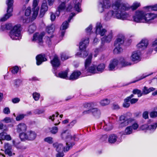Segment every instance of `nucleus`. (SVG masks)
<instances>
[{
	"label": "nucleus",
	"mask_w": 157,
	"mask_h": 157,
	"mask_svg": "<svg viewBox=\"0 0 157 157\" xmlns=\"http://www.w3.org/2000/svg\"><path fill=\"white\" fill-rule=\"evenodd\" d=\"M143 117L145 119L148 118V112L147 111L144 112L143 114Z\"/></svg>",
	"instance_id": "obj_63"
},
{
	"label": "nucleus",
	"mask_w": 157,
	"mask_h": 157,
	"mask_svg": "<svg viewBox=\"0 0 157 157\" xmlns=\"http://www.w3.org/2000/svg\"><path fill=\"white\" fill-rule=\"evenodd\" d=\"M112 5L110 0H102L99 3L98 11L99 13H102L104 11L105 9H109L112 7Z\"/></svg>",
	"instance_id": "obj_9"
},
{
	"label": "nucleus",
	"mask_w": 157,
	"mask_h": 157,
	"mask_svg": "<svg viewBox=\"0 0 157 157\" xmlns=\"http://www.w3.org/2000/svg\"><path fill=\"white\" fill-rule=\"evenodd\" d=\"M4 148L5 149V152L6 154H8L9 156H11L12 155V153L11 151V146L9 143H6L5 144Z\"/></svg>",
	"instance_id": "obj_26"
},
{
	"label": "nucleus",
	"mask_w": 157,
	"mask_h": 157,
	"mask_svg": "<svg viewBox=\"0 0 157 157\" xmlns=\"http://www.w3.org/2000/svg\"><path fill=\"white\" fill-rule=\"evenodd\" d=\"M44 35L45 33L44 32L40 33H36L33 35L32 41H36L40 45H41L43 43V38Z\"/></svg>",
	"instance_id": "obj_12"
},
{
	"label": "nucleus",
	"mask_w": 157,
	"mask_h": 157,
	"mask_svg": "<svg viewBox=\"0 0 157 157\" xmlns=\"http://www.w3.org/2000/svg\"><path fill=\"white\" fill-rule=\"evenodd\" d=\"M88 55V53L86 50H80V51L77 52L76 55L79 57L85 58Z\"/></svg>",
	"instance_id": "obj_34"
},
{
	"label": "nucleus",
	"mask_w": 157,
	"mask_h": 157,
	"mask_svg": "<svg viewBox=\"0 0 157 157\" xmlns=\"http://www.w3.org/2000/svg\"><path fill=\"white\" fill-rule=\"evenodd\" d=\"M92 58V54H90L89 55L88 58L86 59L85 62V67L87 72H89L92 74L98 73L97 66L92 65L89 67H88L90 64Z\"/></svg>",
	"instance_id": "obj_5"
},
{
	"label": "nucleus",
	"mask_w": 157,
	"mask_h": 157,
	"mask_svg": "<svg viewBox=\"0 0 157 157\" xmlns=\"http://www.w3.org/2000/svg\"><path fill=\"white\" fill-rule=\"evenodd\" d=\"M50 132L51 133L55 134L57 133L58 131V128L57 127L53 126L52 128H49Z\"/></svg>",
	"instance_id": "obj_43"
},
{
	"label": "nucleus",
	"mask_w": 157,
	"mask_h": 157,
	"mask_svg": "<svg viewBox=\"0 0 157 157\" xmlns=\"http://www.w3.org/2000/svg\"><path fill=\"white\" fill-rule=\"evenodd\" d=\"M120 64L123 67H125L128 66H130L132 63L130 62L126 61L124 59L123 57L120 58L119 59Z\"/></svg>",
	"instance_id": "obj_33"
},
{
	"label": "nucleus",
	"mask_w": 157,
	"mask_h": 157,
	"mask_svg": "<svg viewBox=\"0 0 157 157\" xmlns=\"http://www.w3.org/2000/svg\"><path fill=\"white\" fill-rule=\"evenodd\" d=\"M38 0H34L33 3V9L35 10L37 7V6L38 4Z\"/></svg>",
	"instance_id": "obj_58"
},
{
	"label": "nucleus",
	"mask_w": 157,
	"mask_h": 157,
	"mask_svg": "<svg viewBox=\"0 0 157 157\" xmlns=\"http://www.w3.org/2000/svg\"><path fill=\"white\" fill-rule=\"evenodd\" d=\"M36 29V27L35 25L32 24L29 26L28 31L30 33H32L35 31Z\"/></svg>",
	"instance_id": "obj_42"
},
{
	"label": "nucleus",
	"mask_w": 157,
	"mask_h": 157,
	"mask_svg": "<svg viewBox=\"0 0 157 157\" xmlns=\"http://www.w3.org/2000/svg\"><path fill=\"white\" fill-rule=\"evenodd\" d=\"M61 137L62 139L65 140L66 142L70 144L69 141L72 140V137L71 134L67 130L63 131L61 134Z\"/></svg>",
	"instance_id": "obj_13"
},
{
	"label": "nucleus",
	"mask_w": 157,
	"mask_h": 157,
	"mask_svg": "<svg viewBox=\"0 0 157 157\" xmlns=\"http://www.w3.org/2000/svg\"><path fill=\"white\" fill-rule=\"evenodd\" d=\"M25 117V115L24 114H19L16 117V120L17 121H20L22 120Z\"/></svg>",
	"instance_id": "obj_49"
},
{
	"label": "nucleus",
	"mask_w": 157,
	"mask_h": 157,
	"mask_svg": "<svg viewBox=\"0 0 157 157\" xmlns=\"http://www.w3.org/2000/svg\"><path fill=\"white\" fill-rule=\"evenodd\" d=\"M131 126L132 127V129H133L134 130H136L138 128L139 125L137 123H135Z\"/></svg>",
	"instance_id": "obj_64"
},
{
	"label": "nucleus",
	"mask_w": 157,
	"mask_h": 157,
	"mask_svg": "<svg viewBox=\"0 0 157 157\" xmlns=\"http://www.w3.org/2000/svg\"><path fill=\"white\" fill-rule=\"evenodd\" d=\"M70 0H58L59 6L57 8V11L56 14L58 16L59 15L60 13L65 9L67 11H72L73 10H75L78 12H81V4L79 2L75 5L74 8H73L72 4L71 3L68 5V6L66 8V4Z\"/></svg>",
	"instance_id": "obj_2"
},
{
	"label": "nucleus",
	"mask_w": 157,
	"mask_h": 157,
	"mask_svg": "<svg viewBox=\"0 0 157 157\" xmlns=\"http://www.w3.org/2000/svg\"><path fill=\"white\" fill-rule=\"evenodd\" d=\"M130 100L127 98H125L124 100V103L123 104V106L125 108H128L130 106V103L129 102Z\"/></svg>",
	"instance_id": "obj_45"
},
{
	"label": "nucleus",
	"mask_w": 157,
	"mask_h": 157,
	"mask_svg": "<svg viewBox=\"0 0 157 157\" xmlns=\"http://www.w3.org/2000/svg\"><path fill=\"white\" fill-rule=\"evenodd\" d=\"M39 8L37 7L35 9V10H34V11L33 12V18L35 19L36 17L38 14V12L39 10Z\"/></svg>",
	"instance_id": "obj_52"
},
{
	"label": "nucleus",
	"mask_w": 157,
	"mask_h": 157,
	"mask_svg": "<svg viewBox=\"0 0 157 157\" xmlns=\"http://www.w3.org/2000/svg\"><path fill=\"white\" fill-rule=\"evenodd\" d=\"M89 43V40L88 38L82 39L79 43V48L80 50H86L87 46Z\"/></svg>",
	"instance_id": "obj_22"
},
{
	"label": "nucleus",
	"mask_w": 157,
	"mask_h": 157,
	"mask_svg": "<svg viewBox=\"0 0 157 157\" xmlns=\"http://www.w3.org/2000/svg\"><path fill=\"white\" fill-rule=\"evenodd\" d=\"M96 105V104L94 102L86 103L83 104V107L86 109H92Z\"/></svg>",
	"instance_id": "obj_36"
},
{
	"label": "nucleus",
	"mask_w": 157,
	"mask_h": 157,
	"mask_svg": "<svg viewBox=\"0 0 157 157\" xmlns=\"http://www.w3.org/2000/svg\"><path fill=\"white\" fill-rule=\"evenodd\" d=\"M4 113L5 114H8L10 113V111L8 107L5 108L3 110Z\"/></svg>",
	"instance_id": "obj_60"
},
{
	"label": "nucleus",
	"mask_w": 157,
	"mask_h": 157,
	"mask_svg": "<svg viewBox=\"0 0 157 157\" xmlns=\"http://www.w3.org/2000/svg\"><path fill=\"white\" fill-rule=\"evenodd\" d=\"M44 140L49 144H52L53 142V139L51 137H48L45 138Z\"/></svg>",
	"instance_id": "obj_46"
},
{
	"label": "nucleus",
	"mask_w": 157,
	"mask_h": 157,
	"mask_svg": "<svg viewBox=\"0 0 157 157\" xmlns=\"http://www.w3.org/2000/svg\"><path fill=\"white\" fill-rule=\"evenodd\" d=\"M48 7L47 5L46 1H44L42 4L40 10V16L42 17L44 15L45 12L48 10Z\"/></svg>",
	"instance_id": "obj_23"
},
{
	"label": "nucleus",
	"mask_w": 157,
	"mask_h": 157,
	"mask_svg": "<svg viewBox=\"0 0 157 157\" xmlns=\"http://www.w3.org/2000/svg\"><path fill=\"white\" fill-rule=\"evenodd\" d=\"M105 67V64L101 63L99 64L97 66L98 73L103 72L104 71Z\"/></svg>",
	"instance_id": "obj_37"
},
{
	"label": "nucleus",
	"mask_w": 157,
	"mask_h": 157,
	"mask_svg": "<svg viewBox=\"0 0 157 157\" xmlns=\"http://www.w3.org/2000/svg\"><path fill=\"white\" fill-rule=\"evenodd\" d=\"M66 146L63 147L62 144L56 143L53 144V146L56 148V151L58 152L63 151L64 152H66L68 151L70 148L72 147V146L74 145V143H72L68 144L66 142Z\"/></svg>",
	"instance_id": "obj_8"
},
{
	"label": "nucleus",
	"mask_w": 157,
	"mask_h": 157,
	"mask_svg": "<svg viewBox=\"0 0 157 157\" xmlns=\"http://www.w3.org/2000/svg\"><path fill=\"white\" fill-rule=\"evenodd\" d=\"M52 66L55 67H58L60 65V61L58 56L55 55L53 59L51 61Z\"/></svg>",
	"instance_id": "obj_25"
},
{
	"label": "nucleus",
	"mask_w": 157,
	"mask_h": 157,
	"mask_svg": "<svg viewBox=\"0 0 157 157\" xmlns=\"http://www.w3.org/2000/svg\"><path fill=\"white\" fill-rule=\"evenodd\" d=\"M145 13L143 11H137L133 16V21L136 22L145 23Z\"/></svg>",
	"instance_id": "obj_10"
},
{
	"label": "nucleus",
	"mask_w": 157,
	"mask_h": 157,
	"mask_svg": "<svg viewBox=\"0 0 157 157\" xmlns=\"http://www.w3.org/2000/svg\"><path fill=\"white\" fill-rule=\"evenodd\" d=\"M21 82V81L20 79H16L14 81V84L16 87H18L20 85Z\"/></svg>",
	"instance_id": "obj_53"
},
{
	"label": "nucleus",
	"mask_w": 157,
	"mask_h": 157,
	"mask_svg": "<svg viewBox=\"0 0 157 157\" xmlns=\"http://www.w3.org/2000/svg\"><path fill=\"white\" fill-rule=\"evenodd\" d=\"M68 72V70H66L65 71L60 72L58 75L56 74V75L57 77H59L60 78H67Z\"/></svg>",
	"instance_id": "obj_32"
},
{
	"label": "nucleus",
	"mask_w": 157,
	"mask_h": 157,
	"mask_svg": "<svg viewBox=\"0 0 157 157\" xmlns=\"http://www.w3.org/2000/svg\"><path fill=\"white\" fill-rule=\"evenodd\" d=\"M132 93L133 94H137L138 97H140L142 96L141 90L137 89H134L132 91Z\"/></svg>",
	"instance_id": "obj_44"
},
{
	"label": "nucleus",
	"mask_w": 157,
	"mask_h": 157,
	"mask_svg": "<svg viewBox=\"0 0 157 157\" xmlns=\"http://www.w3.org/2000/svg\"><path fill=\"white\" fill-rule=\"evenodd\" d=\"M110 102L109 100L105 98L101 100L100 102V104L101 106H104L109 104Z\"/></svg>",
	"instance_id": "obj_40"
},
{
	"label": "nucleus",
	"mask_w": 157,
	"mask_h": 157,
	"mask_svg": "<svg viewBox=\"0 0 157 157\" xmlns=\"http://www.w3.org/2000/svg\"><path fill=\"white\" fill-rule=\"evenodd\" d=\"M91 113L96 117H99L101 115L100 110L97 108H93L91 109Z\"/></svg>",
	"instance_id": "obj_31"
},
{
	"label": "nucleus",
	"mask_w": 157,
	"mask_h": 157,
	"mask_svg": "<svg viewBox=\"0 0 157 157\" xmlns=\"http://www.w3.org/2000/svg\"><path fill=\"white\" fill-rule=\"evenodd\" d=\"M105 125L103 127V129L106 131H109L111 130L113 128V126L112 124L108 122L105 123L104 122Z\"/></svg>",
	"instance_id": "obj_38"
},
{
	"label": "nucleus",
	"mask_w": 157,
	"mask_h": 157,
	"mask_svg": "<svg viewBox=\"0 0 157 157\" xmlns=\"http://www.w3.org/2000/svg\"><path fill=\"white\" fill-rule=\"evenodd\" d=\"M81 74V73L80 71H75L71 75L69 78V79L75 80L77 79Z\"/></svg>",
	"instance_id": "obj_29"
},
{
	"label": "nucleus",
	"mask_w": 157,
	"mask_h": 157,
	"mask_svg": "<svg viewBox=\"0 0 157 157\" xmlns=\"http://www.w3.org/2000/svg\"><path fill=\"white\" fill-rule=\"evenodd\" d=\"M115 48L113 50V53L115 54H118L121 52L122 51V49L121 47V46H117L116 45H114Z\"/></svg>",
	"instance_id": "obj_41"
},
{
	"label": "nucleus",
	"mask_w": 157,
	"mask_h": 157,
	"mask_svg": "<svg viewBox=\"0 0 157 157\" xmlns=\"http://www.w3.org/2000/svg\"><path fill=\"white\" fill-rule=\"evenodd\" d=\"M119 128H123L128 124H132L135 121V119L133 118H128L126 116L122 115L119 118Z\"/></svg>",
	"instance_id": "obj_7"
},
{
	"label": "nucleus",
	"mask_w": 157,
	"mask_h": 157,
	"mask_svg": "<svg viewBox=\"0 0 157 157\" xmlns=\"http://www.w3.org/2000/svg\"><path fill=\"white\" fill-rule=\"evenodd\" d=\"M20 101V99L18 98H16L12 99V101L13 103H18Z\"/></svg>",
	"instance_id": "obj_61"
},
{
	"label": "nucleus",
	"mask_w": 157,
	"mask_h": 157,
	"mask_svg": "<svg viewBox=\"0 0 157 157\" xmlns=\"http://www.w3.org/2000/svg\"><path fill=\"white\" fill-rule=\"evenodd\" d=\"M26 129V125L24 123H20L17 126V130L19 132L25 131Z\"/></svg>",
	"instance_id": "obj_27"
},
{
	"label": "nucleus",
	"mask_w": 157,
	"mask_h": 157,
	"mask_svg": "<svg viewBox=\"0 0 157 157\" xmlns=\"http://www.w3.org/2000/svg\"><path fill=\"white\" fill-rule=\"evenodd\" d=\"M96 29V34L100 35L101 36H104L107 33L105 29L103 28L102 25L100 23H97Z\"/></svg>",
	"instance_id": "obj_14"
},
{
	"label": "nucleus",
	"mask_w": 157,
	"mask_h": 157,
	"mask_svg": "<svg viewBox=\"0 0 157 157\" xmlns=\"http://www.w3.org/2000/svg\"><path fill=\"white\" fill-rule=\"evenodd\" d=\"M148 45V41L146 39H143L137 44V47L140 50L146 49Z\"/></svg>",
	"instance_id": "obj_20"
},
{
	"label": "nucleus",
	"mask_w": 157,
	"mask_h": 157,
	"mask_svg": "<svg viewBox=\"0 0 157 157\" xmlns=\"http://www.w3.org/2000/svg\"><path fill=\"white\" fill-rule=\"evenodd\" d=\"M55 29V26L53 24L48 26L46 28V31L49 34H52L54 32Z\"/></svg>",
	"instance_id": "obj_35"
},
{
	"label": "nucleus",
	"mask_w": 157,
	"mask_h": 157,
	"mask_svg": "<svg viewBox=\"0 0 157 157\" xmlns=\"http://www.w3.org/2000/svg\"><path fill=\"white\" fill-rule=\"evenodd\" d=\"M155 89L153 87H150L148 88L146 86H144L142 89V94L143 95H145L148 94L151 91L155 90Z\"/></svg>",
	"instance_id": "obj_28"
},
{
	"label": "nucleus",
	"mask_w": 157,
	"mask_h": 157,
	"mask_svg": "<svg viewBox=\"0 0 157 157\" xmlns=\"http://www.w3.org/2000/svg\"><path fill=\"white\" fill-rule=\"evenodd\" d=\"M157 17V15L152 13H146L145 15V23H150Z\"/></svg>",
	"instance_id": "obj_19"
},
{
	"label": "nucleus",
	"mask_w": 157,
	"mask_h": 157,
	"mask_svg": "<svg viewBox=\"0 0 157 157\" xmlns=\"http://www.w3.org/2000/svg\"><path fill=\"white\" fill-rule=\"evenodd\" d=\"M19 136L21 140H33L36 137V133L33 131H30L26 133L22 132L19 135Z\"/></svg>",
	"instance_id": "obj_6"
},
{
	"label": "nucleus",
	"mask_w": 157,
	"mask_h": 157,
	"mask_svg": "<svg viewBox=\"0 0 157 157\" xmlns=\"http://www.w3.org/2000/svg\"><path fill=\"white\" fill-rule=\"evenodd\" d=\"M21 28L20 24L15 25L10 31L9 35L13 40H20L21 38Z\"/></svg>",
	"instance_id": "obj_3"
},
{
	"label": "nucleus",
	"mask_w": 157,
	"mask_h": 157,
	"mask_svg": "<svg viewBox=\"0 0 157 157\" xmlns=\"http://www.w3.org/2000/svg\"><path fill=\"white\" fill-rule=\"evenodd\" d=\"M120 64L119 59H114L111 60L109 65L108 69L109 71H113L114 70L117 66Z\"/></svg>",
	"instance_id": "obj_17"
},
{
	"label": "nucleus",
	"mask_w": 157,
	"mask_h": 157,
	"mask_svg": "<svg viewBox=\"0 0 157 157\" xmlns=\"http://www.w3.org/2000/svg\"><path fill=\"white\" fill-rule=\"evenodd\" d=\"M157 127V123H154L153 124L148 125L147 124H144L142 126L143 129H147L151 131H154Z\"/></svg>",
	"instance_id": "obj_24"
},
{
	"label": "nucleus",
	"mask_w": 157,
	"mask_h": 157,
	"mask_svg": "<svg viewBox=\"0 0 157 157\" xmlns=\"http://www.w3.org/2000/svg\"><path fill=\"white\" fill-rule=\"evenodd\" d=\"M133 129L131 126L127 127L124 130L123 134L124 135H129L132 132Z\"/></svg>",
	"instance_id": "obj_39"
},
{
	"label": "nucleus",
	"mask_w": 157,
	"mask_h": 157,
	"mask_svg": "<svg viewBox=\"0 0 157 157\" xmlns=\"http://www.w3.org/2000/svg\"><path fill=\"white\" fill-rule=\"evenodd\" d=\"M150 116L151 117L155 118L157 117V111H153L151 112Z\"/></svg>",
	"instance_id": "obj_55"
},
{
	"label": "nucleus",
	"mask_w": 157,
	"mask_h": 157,
	"mask_svg": "<svg viewBox=\"0 0 157 157\" xmlns=\"http://www.w3.org/2000/svg\"><path fill=\"white\" fill-rule=\"evenodd\" d=\"M36 63L37 65H40L43 62L46 61L47 59L44 55L40 54L36 57Z\"/></svg>",
	"instance_id": "obj_21"
},
{
	"label": "nucleus",
	"mask_w": 157,
	"mask_h": 157,
	"mask_svg": "<svg viewBox=\"0 0 157 157\" xmlns=\"http://www.w3.org/2000/svg\"><path fill=\"white\" fill-rule=\"evenodd\" d=\"M70 57V56H68L66 53H62L61 54V59L63 60H65Z\"/></svg>",
	"instance_id": "obj_47"
},
{
	"label": "nucleus",
	"mask_w": 157,
	"mask_h": 157,
	"mask_svg": "<svg viewBox=\"0 0 157 157\" xmlns=\"http://www.w3.org/2000/svg\"><path fill=\"white\" fill-rule=\"evenodd\" d=\"M113 33L112 31L111 30L108 31L104 36L101 38L102 43L104 44L105 42L109 43L111 40L113 38Z\"/></svg>",
	"instance_id": "obj_15"
},
{
	"label": "nucleus",
	"mask_w": 157,
	"mask_h": 157,
	"mask_svg": "<svg viewBox=\"0 0 157 157\" xmlns=\"http://www.w3.org/2000/svg\"><path fill=\"white\" fill-rule=\"evenodd\" d=\"M31 13V9L30 7H28L26 10L25 13V15L27 16H29Z\"/></svg>",
	"instance_id": "obj_54"
},
{
	"label": "nucleus",
	"mask_w": 157,
	"mask_h": 157,
	"mask_svg": "<svg viewBox=\"0 0 157 157\" xmlns=\"http://www.w3.org/2000/svg\"><path fill=\"white\" fill-rule=\"evenodd\" d=\"M141 53L139 51H136L133 52L131 56V60L134 62H137L141 60Z\"/></svg>",
	"instance_id": "obj_16"
},
{
	"label": "nucleus",
	"mask_w": 157,
	"mask_h": 157,
	"mask_svg": "<svg viewBox=\"0 0 157 157\" xmlns=\"http://www.w3.org/2000/svg\"><path fill=\"white\" fill-rule=\"evenodd\" d=\"M75 15V14L74 13H72L70 15L67 21H64L61 25L60 29L61 30V36L62 37L64 36L65 32V30L67 29L68 27L69 24L71 19Z\"/></svg>",
	"instance_id": "obj_11"
},
{
	"label": "nucleus",
	"mask_w": 157,
	"mask_h": 157,
	"mask_svg": "<svg viewBox=\"0 0 157 157\" xmlns=\"http://www.w3.org/2000/svg\"><path fill=\"white\" fill-rule=\"evenodd\" d=\"M6 133L2 132L0 133V140L1 141L2 140H4Z\"/></svg>",
	"instance_id": "obj_62"
},
{
	"label": "nucleus",
	"mask_w": 157,
	"mask_h": 157,
	"mask_svg": "<svg viewBox=\"0 0 157 157\" xmlns=\"http://www.w3.org/2000/svg\"><path fill=\"white\" fill-rule=\"evenodd\" d=\"M13 0H6V3L7 6V13L0 19L1 21H6L12 15Z\"/></svg>",
	"instance_id": "obj_4"
},
{
	"label": "nucleus",
	"mask_w": 157,
	"mask_h": 157,
	"mask_svg": "<svg viewBox=\"0 0 157 157\" xmlns=\"http://www.w3.org/2000/svg\"><path fill=\"white\" fill-rule=\"evenodd\" d=\"M146 8H148L149 10L151 9L152 10L157 11V4L154 6H149L145 7Z\"/></svg>",
	"instance_id": "obj_51"
},
{
	"label": "nucleus",
	"mask_w": 157,
	"mask_h": 157,
	"mask_svg": "<svg viewBox=\"0 0 157 157\" xmlns=\"http://www.w3.org/2000/svg\"><path fill=\"white\" fill-rule=\"evenodd\" d=\"M32 95L33 98L35 101H37L39 99L40 97L39 93L35 92L33 93Z\"/></svg>",
	"instance_id": "obj_48"
},
{
	"label": "nucleus",
	"mask_w": 157,
	"mask_h": 157,
	"mask_svg": "<svg viewBox=\"0 0 157 157\" xmlns=\"http://www.w3.org/2000/svg\"><path fill=\"white\" fill-rule=\"evenodd\" d=\"M112 7L113 10H109L105 15L106 21H109L113 17L122 20H126L129 17L125 11L128 10L130 7L128 4L122 3L121 0H115L112 3Z\"/></svg>",
	"instance_id": "obj_1"
},
{
	"label": "nucleus",
	"mask_w": 157,
	"mask_h": 157,
	"mask_svg": "<svg viewBox=\"0 0 157 157\" xmlns=\"http://www.w3.org/2000/svg\"><path fill=\"white\" fill-rule=\"evenodd\" d=\"M107 138V136L105 134L102 135L100 138L101 141L104 142L106 141Z\"/></svg>",
	"instance_id": "obj_56"
},
{
	"label": "nucleus",
	"mask_w": 157,
	"mask_h": 157,
	"mask_svg": "<svg viewBox=\"0 0 157 157\" xmlns=\"http://www.w3.org/2000/svg\"><path fill=\"white\" fill-rule=\"evenodd\" d=\"M76 121L74 120L68 125V126L70 128H71L76 123Z\"/></svg>",
	"instance_id": "obj_59"
},
{
	"label": "nucleus",
	"mask_w": 157,
	"mask_h": 157,
	"mask_svg": "<svg viewBox=\"0 0 157 157\" xmlns=\"http://www.w3.org/2000/svg\"><path fill=\"white\" fill-rule=\"evenodd\" d=\"M140 6V3L135 2L131 6V8L133 10H135L139 7Z\"/></svg>",
	"instance_id": "obj_50"
},
{
	"label": "nucleus",
	"mask_w": 157,
	"mask_h": 157,
	"mask_svg": "<svg viewBox=\"0 0 157 157\" xmlns=\"http://www.w3.org/2000/svg\"><path fill=\"white\" fill-rule=\"evenodd\" d=\"M118 137L115 134H111L108 137V141L110 144H114L117 140Z\"/></svg>",
	"instance_id": "obj_30"
},
{
	"label": "nucleus",
	"mask_w": 157,
	"mask_h": 157,
	"mask_svg": "<svg viewBox=\"0 0 157 157\" xmlns=\"http://www.w3.org/2000/svg\"><path fill=\"white\" fill-rule=\"evenodd\" d=\"M124 40L125 37L122 34H119L118 35L115 41L114 44L117 46H121L123 44Z\"/></svg>",
	"instance_id": "obj_18"
},
{
	"label": "nucleus",
	"mask_w": 157,
	"mask_h": 157,
	"mask_svg": "<svg viewBox=\"0 0 157 157\" xmlns=\"http://www.w3.org/2000/svg\"><path fill=\"white\" fill-rule=\"evenodd\" d=\"M19 68L18 67L15 66L12 68V69L11 71L12 72L13 74H16L18 72Z\"/></svg>",
	"instance_id": "obj_57"
}]
</instances>
